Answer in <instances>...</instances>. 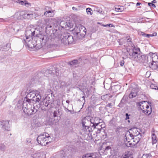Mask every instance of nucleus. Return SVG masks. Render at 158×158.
<instances>
[{
    "mask_svg": "<svg viewBox=\"0 0 158 158\" xmlns=\"http://www.w3.org/2000/svg\"><path fill=\"white\" fill-rule=\"evenodd\" d=\"M44 25L45 27V31L47 34L50 35L48 36L46 35H39L37 37V40L40 41L41 46H43L46 43L56 42V37L58 33L57 32L59 27L55 26V28H53L52 24L49 19H44Z\"/></svg>",
    "mask_w": 158,
    "mask_h": 158,
    "instance_id": "obj_1",
    "label": "nucleus"
},
{
    "mask_svg": "<svg viewBox=\"0 0 158 158\" xmlns=\"http://www.w3.org/2000/svg\"><path fill=\"white\" fill-rule=\"evenodd\" d=\"M128 135L130 136L131 138V139H133L134 138L135 136H134V135H133L132 132V131L131 132H130L129 131H127V133L126 134L125 136L126 138V137H127V136Z\"/></svg>",
    "mask_w": 158,
    "mask_h": 158,
    "instance_id": "obj_30",
    "label": "nucleus"
},
{
    "mask_svg": "<svg viewBox=\"0 0 158 158\" xmlns=\"http://www.w3.org/2000/svg\"><path fill=\"white\" fill-rule=\"evenodd\" d=\"M102 124H101V123L100 122H97V123H96V124H95L94 126H96V127L98 129V130H100L101 131V130L102 129Z\"/></svg>",
    "mask_w": 158,
    "mask_h": 158,
    "instance_id": "obj_34",
    "label": "nucleus"
},
{
    "mask_svg": "<svg viewBox=\"0 0 158 158\" xmlns=\"http://www.w3.org/2000/svg\"><path fill=\"white\" fill-rule=\"evenodd\" d=\"M126 118H125V120H128L130 119V116H131L130 114H128V113H126L125 114Z\"/></svg>",
    "mask_w": 158,
    "mask_h": 158,
    "instance_id": "obj_51",
    "label": "nucleus"
},
{
    "mask_svg": "<svg viewBox=\"0 0 158 158\" xmlns=\"http://www.w3.org/2000/svg\"><path fill=\"white\" fill-rule=\"evenodd\" d=\"M80 60H73L69 62L68 64H69L71 67H76L79 65L80 62Z\"/></svg>",
    "mask_w": 158,
    "mask_h": 158,
    "instance_id": "obj_18",
    "label": "nucleus"
},
{
    "mask_svg": "<svg viewBox=\"0 0 158 158\" xmlns=\"http://www.w3.org/2000/svg\"><path fill=\"white\" fill-rule=\"evenodd\" d=\"M41 99V96L39 94H34L32 92H30L29 94H28L27 96L25 98L23 103L25 102L27 103H28L30 105H31L32 103H34V102L36 103H39V105L40 101Z\"/></svg>",
    "mask_w": 158,
    "mask_h": 158,
    "instance_id": "obj_4",
    "label": "nucleus"
},
{
    "mask_svg": "<svg viewBox=\"0 0 158 158\" xmlns=\"http://www.w3.org/2000/svg\"><path fill=\"white\" fill-rule=\"evenodd\" d=\"M93 10H86V11L87 14L91 15L93 14Z\"/></svg>",
    "mask_w": 158,
    "mask_h": 158,
    "instance_id": "obj_55",
    "label": "nucleus"
},
{
    "mask_svg": "<svg viewBox=\"0 0 158 158\" xmlns=\"http://www.w3.org/2000/svg\"><path fill=\"white\" fill-rule=\"evenodd\" d=\"M66 84L64 81H61L60 83V88H62L63 87L65 86Z\"/></svg>",
    "mask_w": 158,
    "mask_h": 158,
    "instance_id": "obj_46",
    "label": "nucleus"
},
{
    "mask_svg": "<svg viewBox=\"0 0 158 158\" xmlns=\"http://www.w3.org/2000/svg\"><path fill=\"white\" fill-rule=\"evenodd\" d=\"M40 155L39 153H35L31 154V158H40Z\"/></svg>",
    "mask_w": 158,
    "mask_h": 158,
    "instance_id": "obj_37",
    "label": "nucleus"
},
{
    "mask_svg": "<svg viewBox=\"0 0 158 158\" xmlns=\"http://www.w3.org/2000/svg\"><path fill=\"white\" fill-rule=\"evenodd\" d=\"M148 5L152 8V9H154L156 7V6L154 3L149 2L148 3Z\"/></svg>",
    "mask_w": 158,
    "mask_h": 158,
    "instance_id": "obj_48",
    "label": "nucleus"
},
{
    "mask_svg": "<svg viewBox=\"0 0 158 158\" xmlns=\"http://www.w3.org/2000/svg\"><path fill=\"white\" fill-rule=\"evenodd\" d=\"M142 137L141 135H138V136H135L133 139V142L135 145L137 144L140 141Z\"/></svg>",
    "mask_w": 158,
    "mask_h": 158,
    "instance_id": "obj_26",
    "label": "nucleus"
},
{
    "mask_svg": "<svg viewBox=\"0 0 158 158\" xmlns=\"http://www.w3.org/2000/svg\"><path fill=\"white\" fill-rule=\"evenodd\" d=\"M124 64V61L123 60H122L120 61V65L121 66H123Z\"/></svg>",
    "mask_w": 158,
    "mask_h": 158,
    "instance_id": "obj_56",
    "label": "nucleus"
},
{
    "mask_svg": "<svg viewBox=\"0 0 158 158\" xmlns=\"http://www.w3.org/2000/svg\"><path fill=\"white\" fill-rule=\"evenodd\" d=\"M120 127H117L115 130V132L116 133H118L119 132V130L121 129V128Z\"/></svg>",
    "mask_w": 158,
    "mask_h": 158,
    "instance_id": "obj_52",
    "label": "nucleus"
},
{
    "mask_svg": "<svg viewBox=\"0 0 158 158\" xmlns=\"http://www.w3.org/2000/svg\"><path fill=\"white\" fill-rule=\"evenodd\" d=\"M131 49L132 52H140V48H139L136 47L134 46H131Z\"/></svg>",
    "mask_w": 158,
    "mask_h": 158,
    "instance_id": "obj_35",
    "label": "nucleus"
},
{
    "mask_svg": "<svg viewBox=\"0 0 158 158\" xmlns=\"http://www.w3.org/2000/svg\"><path fill=\"white\" fill-rule=\"evenodd\" d=\"M121 88V86L119 85H117L112 86L111 89L113 92H116L118 91Z\"/></svg>",
    "mask_w": 158,
    "mask_h": 158,
    "instance_id": "obj_29",
    "label": "nucleus"
},
{
    "mask_svg": "<svg viewBox=\"0 0 158 158\" xmlns=\"http://www.w3.org/2000/svg\"><path fill=\"white\" fill-rule=\"evenodd\" d=\"M150 66L151 68L154 69H155L158 68V65L157 64L156 66H154L153 62H152L151 63V64H150Z\"/></svg>",
    "mask_w": 158,
    "mask_h": 158,
    "instance_id": "obj_44",
    "label": "nucleus"
},
{
    "mask_svg": "<svg viewBox=\"0 0 158 158\" xmlns=\"http://www.w3.org/2000/svg\"><path fill=\"white\" fill-rule=\"evenodd\" d=\"M65 25L66 27L65 28V29L69 30L72 28L73 26V24L72 22L71 21L69 20L66 22Z\"/></svg>",
    "mask_w": 158,
    "mask_h": 158,
    "instance_id": "obj_23",
    "label": "nucleus"
},
{
    "mask_svg": "<svg viewBox=\"0 0 158 158\" xmlns=\"http://www.w3.org/2000/svg\"><path fill=\"white\" fill-rule=\"evenodd\" d=\"M150 87L152 89L158 90V87L156 84L152 83L151 84Z\"/></svg>",
    "mask_w": 158,
    "mask_h": 158,
    "instance_id": "obj_41",
    "label": "nucleus"
},
{
    "mask_svg": "<svg viewBox=\"0 0 158 158\" xmlns=\"http://www.w3.org/2000/svg\"><path fill=\"white\" fill-rule=\"evenodd\" d=\"M108 95L107 94H106L102 96L101 98L102 100L105 101L107 100V99H108Z\"/></svg>",
    "mask_w": 158,
    "mask_h": 158,
    "instance_id": "obj_45",
    "label": "nucleus"
},
{
    "mask_svg": "<svg viewBox=\"0 0 158 158\" xmlns=\"http://www.w3.org/2000/svg\"><path fill=\"white\" fill-rule=\"evenodd\" d=\"M10 48V44H7L6 46H0V51H6Z\"/></svg>",
    "mask_w": 158,
    "mask_h": 158,
    "instance_id": "obj_19",
    "label": "nucleus"
},
{
    "mask_svg": "<svg viewBox=\"0 0 158 158\" xmlns=\"http://www.w3.org/2000/svg\"><path fill=\"white\" fill-rule=\"evenodd\" d=\"M130 130L132 131L134 136H138V135H141L140 133L141 131L140 129L136 127L132 128L130 129Z\"/></svg>",
    "mask_w": 158,
    "mask_h": 158,
    "instance_id": "obj_17",
    "label": "nucleus"
},
{
    "mask_svg": "<svg viewBox=\"0 0 158 158\" xmlns=\"http://www.w3.org/2000/svg\"><path fill=\"white\" fill-rule=\"evenodd\" d=\"M146 35H147V34L145 33L144 32H141V34H140V35H141L144 37H146Z\"/></svg>",
    "mask_w": 158,
    "mask_h": 158,
    "instance_id": "obj_60",
    "label": "nucleus"
},
{
    "mask_svg": "<svg viewBox=\"0 0 158 158\" xmlns=\"http://www.w3.org/2000/svg\"><path fill=\"white\" fill-rule=\"evenodd\" d=\"M5 57L4 56V57H0V62H2V60H3V59H4L5 58Z\"/></svg>",
    "mask_w": 158,
    "mask_h": 158,
    "instance_id": "obj_63",
    "label": "nucleus"
},
{
    "mask_svg": "<svg viewBox=\"0 0 158 158\" xmlns=\"http://www.w3.org/2000/svg\"><path fill=\"white\" fill-rule=\"evenodd\" d=\"M141 53L140 51V52H132V53H129V55L130 56H132V58H134V60H135V57L138 56V55L140 54Z\"/></svg>",
    "mask_w": 158,
    "mask_h": 158,
    "instance_id": "obj_24",
    "label": "nucleus"
},
{
    "mask_svg": "<svg viewBox=\"0 0 158 158\" xmlns=\"http://www.w3.org/2000/svg\"><path fill=\"white\" fill-rule=\"evenodd\" d=\"M85 124H86V122L84 121L82 122V126L86 130V131L91 132V135L92 139L96 138L97 136V134L100 132V130H98V129H97L95 126L89 127V126L86 125Z\"/></svg>",
    "mask_w": 158,
    "mask_h": 158,
    "instance_id": "obj_6",
    "label": "nucleus"
},
{
    "mask_svg": "<svg viewBox=\"0 0 158 158\" xmlns=\"http://www.w3.org/2000/svg\"><path fill=\"white\" fill-rule=\"evenodd\" d=\"M51 9H51V7H50L49 6H45V10H49V9L51 10Z\"/></svg>",
    "mask_w": 158,
    "mask_h": 158,
    "instance_id": "obj_58",
    "label": "nucleus"
},
{
    "mask_svg": "<svg viewBox=\"0 0 158 158\" xmlns=\"http://www.w3.org/2000/svg\"><path fill=\"white\" fill-rule=\"evenodd\" d=\"M59 113V110H56L54 111L53 113V117L54 118L53 120V121L52 118H51L50 119V120H51V122L53 121V122L51 123V124H53L54 123H56L59 121L60 119V117L58 116V114Z\"/></svg>",
    "mask_w": 158,
    "mask_h": 158,
    "instance_id": "obj_15",
    "label": "nucleus"
},
{
    "mask_svg": "<svg viewBox=\"0 0 158 158\" xmlns=\"http://www.w3.org/2000/svg\"><path fill=\"white\" fill-rule=\"evenodd\" d=\"M54 10H47L44 13V15L46 17H52L54 15Z\"/></svg>",
    "mask_w": 158,
    "mask_h": 158,
    "instance_id": "obj_25",
    "label": "nucleus"
},
{
    "mask_svg": "<svg viewBox=\"0 0 158 158\" xmlns=\"http://www.w3.org/2000/svg\"><path fill=\"white\" fill-rule=\"evenodd\" d=\"M96 155V154H93V155L92 158H97Z\"/></svg>",
    "mask_w": 158,
    "mask_h": 158,
    "instance_id": "obj_64",
    "label": "nucleus"
},
{
    "mask_svg": "<svg viewBox=\"0 0 158 158\" xmlns=\"http://www.w3.org/2000/svg\"><path fill=\"white\" fill-rule=\"evenodd\" d=\"M126 100V98H124V97H123V98L121 99L120 103L118 105V106L119 107H122L123 106V105L124 103V102Z\"/></svg>",
    "mask_w": 158,
    "mask_h": 158,
    "instance_id": "obj_36",
    "label": "nucleus"
},
{
    "mask_svg": "<svg viewBox=\"0 0 158 158\" xmlns=\"http://www.w3.org/2000/svg\"><path fill=\"white\" fill-rule=\"evenodd\" d=\"M126 141H125V144L126 146L128 147H133L135 145V143H132L131 142L130 140H128L127 137L126 138Z\"/></svg>",
    "mask_w": 158,
    "mask_h": 158,
    "instance_id": "obj_27",
    "label": "nucleus"
},
{
    "mask_svg": "<svg viewBox=\"0 0 158 158\" xmlns=\"http://www.w3.org/2000/svg\"><path fill=\"white\" fill-rule=\"evenodd\" d=\"M66 22L62 21H61L59 24V26H60L62 28L65 29L66 27Z\"/></svg>",
    "mask_w": 158,
    "mask_h": 158,
    "instance_id": "obj_38",
    "label": "nucleus"
},
{
    "mask_svg": "<svg viewBox=\"0 0 158 158\" xmlns=\"http://www.w3.org/2000/svg\"><path fill=\"white\" fill-rule=\"evenodd\" d=\"M127 42H130L131 43H132V42L131 41V39L130 36L127 37Z\"/></svg>",
    "mask_w": 158,
    "mask_h": 158,
    "instance_id": "obj_53",
    "label": "nucleus"
},
{
    "mask_svg": "<svg viewBox=\"0 0 158 158\" xmlns=\"http://www.w3.org/2000/svg\"><path fill=\"white\" fill-rule=\"evenodd\" d=\"M149 105H147L146 104L145 108L146 109L143 110V112L145 114L149 115H150L152 111V109L151 107L152 103L151 102H147Z\"/></svg>",
    "mask_w": 158,
    "mask_h": 158,
    "instance_id": "obj_14",
    "label": "nucleus"
},
{
    "mask_svg": "<svg viewBox=\"0 0 158 158\" xmlns=\"http://www.w3.org/2000/svg\"><path fill=\"white\" fill-rule=\"evenodd\" d=\"M18 2L22 5H24L27 7H29L31 6V3H28L26 1H18Z\"/></svg>",
    "mask_w": 158,
    "mask_h": 158,
    "instance_id": "obj_28",
    "label": "nucleus"
},
{
    "mask_svg": "<svg viewBox=\"0 0 158 158\" xmlns=\"http://www.w3.org/2000/svg\"><path fill=\"white\" fill-rule=\"evenodd\" d=\"M137 57H135V60L139 63H145L149 64L150 65L151 58H148L147 55H144L141 53Z\"/></svg>",
    "mask_w": 158,
    "mask_h": 158,
    "instance_id": "obj_7",
    "label": "nucleus"
},
{
    "mask_svg": "<svg viewBox=\"0 0 158 158\" xmlns=\"http://www.w3.org/2000/svg\"><path fill=\"white\" fill-rule=\"evenodd\" d=\"M112 103H108L107 105L106 106L109 107H112Z\"/></svg>",
    "mask_w": 158,
    "mask_h": 158,
    "instance_id": "obj_61",
    "label": "nucleus"
},
{
    "mask_svg": "<svg viewBox=\"0 0 158 158\" xmlns=\"http://www.w3.org/2000/svg\"><path fill=\"white\" fill-rule=\"evenodd\" d=\"M110 153H111V155H113V156H115V155H116V152H114V151L113 152H110Z\"/></svg>",
    "mask_w": 158,
    "mask_h": 158,
    "instance_id": "obj_59",
    "label": "nucleus"
},
{
    "mask_svg": "<svg viewBox=\"0 0 158 158\" xmlns=\"http://www.w3.org/2000/svg\"><path fill=\"white\" fill-rule=\"evenodd\" d=\"M80 26V25L78 26H77L72 30V32L74 35V37L75 40L82 39L84 37L86 34V31L83 30V32L85 33V34H80V36H78V34L81 32Z\"/></svg>",
    "mask_w": 158,
    "mask_h": 158,
    "instance_id": "obj_8",
    "label": "nucleus"
},
{
    "mask_svg": "<svg viewBox=\"0 0 158 158\" xmlns=\"http://www.w3.org/2000/svg\"><path fill=\"white\" fill-rule=\"evenodd\" d=\"M138 89L137 88L133 89L129 94V97L130 98H132L135 97L138 94Z\"/></svg>",
    "mask_w": 158,
    "mask_h": 158,
    "instance_id": "obj_16",
    "label": "nucleus"
},
{
    "mask_svg": "<svg viewBox=\"0 0 158 158\" xmlns=\"http://www.w3.org/2000/svg\"><path fill=\"white\" fill-rule=\"evenodd\" d=\"M51 139L49 134L46 133H44L43 135H39L37 139V141L39 144L42 146H45L51 141L50 140Z\"/></svg>",
    "mask_w": 158,
    "mask_h": 158,
    "instance_id": "obj_5",
    "label": "nucleus"
},
{
    "mask_svg": "<svg viewBox=\"0 0 158 158\" xmlns=\"http://www.w3.org/2000/svg\"><path fill=\"white\" fill-rule=\"evenodd\" d=\"M122 158H133L132 155H130L128 154H126L124 155V156Z\"/></svg>",
    "mask_w": 158,
    "mask_h": 158,
    "instance_id": "obj_47",
    "label": "nucleus"
},
{
    "mask_svg": "<svg viewBox=\"0 0 158 158\" xmlns=\"http://www.w3.org/2000/svg\"><path fill=\"white\" fill-rule=\"evenodd\" d=\"M147 55L148 56H149L148 58H151L150 64L152 62H155V61L153 60V56H155V53H153L152 52H150L148 54V55Z\"/></svg>",
    "mask_w": 158,
    "mask_h": 158,
    "instance_id": "obj_32",
    "label": "nucleus"
},
{
    "mask_svg": "<svg viewBox=\"0 0 158 158\" xmlns=\"http://www.w3.org/2000/svg\"><path fill=\"white\" fill-rule=\"evenodd\" d=\"M93 154H87L83 155L82 158H92Z\"/></svg>",
    "mask_w": 158,
    "mask_h": 158,
    "instance_id": "obj_40",
    "label": "nucleus"
},
{
    "mask_svg": "<svg viewBox=\"0 0 158 158\" xmlns=\"http://www.w3.org/2000/svg\"><path fill=\"white\" fill-rule=\"evenodd\" d=\"M35 34V31H32L31 30L26 31V39H24L23 41V43H25L29 48H32L36 47L37 45V43L39 41H40L37 40L34 43L33 40V36H34Z\"/></svg>",
    "mask_w": 158,
    "mask_h": 158,
    "instance_id": "obj_3",
    "label": "nucleus"
},
{
    "mask_svg": "<svg viewBox=\"0 0 158 158\" xmlns=\"http://www.w3.org/2000/svg\"><path fill=\"white\" fill-rule=\"evenodd\" d=\"M73 36L70 34L68 32H64L61 34H57L56 37V42L58 40H60L61 42L64 45H67L73 43L74 39Z\"/></svg>",
    "mask_w": 158,
    "mask_h": 158,
    "instance_id": "obj_2",
    "label": "nucleus"
},
{
    "mask_svg": "<svg viewBox=\"0 0 158 158\" xmlns=\"http://www.w3.org/2000/svg\"><path fill=\"white\" fill-rule=\"evenodd\" d=\"M152 156L150 154H143L142 157V158H151Z\"/></svg>",
    "mask_w": 158,
    "mask_h": 158,
    "instance_id": "obj_42",
    "label": "nucleus"
},
{
    "mask_svg": "<svg viewBox=\"0 0 158 158\" xmlns=\"http://www.w3.org/2000/svg\"><path fill=\"white\" fill-rule=\"evenodd\" d=\"M9 122V121L8 120H2L0 122V124L3 130L7 131L10 130Z\"/></svg>",
    "mask_w": 158,
    "mask_h": 158,
    "instance_id": "obj_12",
    "label": "nucleus"
},
{
    "mask_svg": "<svg viewBox=\"0 0 158 158\" xmlns=\"http://www.w3.org/2000/svg\"><path fill=\"white\" fill-rule=\"evenodd\" d=\"M44 21L42 19H40L37 22V25L39 27H41V28L42 27L44 28V27H45L44 25Z\"/></svg>",
    "mask_w": 158,
    "mask_h": 158,
    "instance_id": "obj_31",
    "label": "nucleus"
},
{
    "mask_svg": "<svg viewBox=\"0 0 158 158\" xmlns=\"http://www.w3.org/2000/svg\"><path fill=\"white\" fill-rule=\"evenodd\" d=\"M8 21L7 18H6L4 19L2 18H0V22H6Z\"/></svg>",
    "mask_w": 158,
    "mask_h": 158,
    "instance_id": "obj_54",
    "label": "nucleus"
},
{
    "mask_svg": "<svg viewBox=\"0 0 158 158\" xmlns=\"http://www.w3.org/2000/svg\"><path fill=\"white\" fill-rule=\"evenodd\" d=\"M22 109L24 113L28 116L34 114L38 110V109L35 108L34 105L33 109L28 108L27 104L25 102L23 104Z\"/></svg>",
    "mask_w": 158,
    "mask_h": 158,
    "instance_id": "obj_10",
    "label": "nucleus"
},
{
    "mask_svg": "<svg viewBox=\"0 0 158 158\" xmlns=\"http://www.w3.org/2000/svg\"><path fill=\"white\" fill-rule=\"evenodd\" d=\"M17 15L19 14L17 19L19 20H22L23 19H30L33 17V14L30 12L25 13L24 11L22 10L17 12Z\"/></svg>",
    "mask_w": 158,
    "mask_h": 158,
    "instance_id": "obj_11",
    "label": "nucleus"
},
{
    "mask_svg": "<svg viewBox=\"0 0 158 158\" xmlns=\"http://www.w3.org/2000/svg\"><path fill=\"white\" fill-rule=\"evenodd\" d=\"M146 102H147L143 101L138 102L137 103L138 106H139L140 109L142 111H143V110H144V109L145 108V106H146Z\"/></svg>",
    "mask_w": 158,
    "mask_h": 158,
    "instance_id": "obj_20",
    "label": "nucleus"
},
{
    "mask_svg": "<svg viewBox=\"0 0 158 158\" xmlns=\"http://www.w3.org/2000/svg\"><path fill=\"white\" fill-rule=\"evenodd\" d=\"M89 5L85 6L84 5H81L78 6V8H77V9L79 10H83L85 9V10H92V9H94L93 8L87 7V6H88Z\"/></svg>",
    "mask_w": 158,
    "mask_h": 158,
    "instance_id": "obj_22",
    "label": "nucleus"
},
{
    "mask_svg": "<svg viewBox=\"0 0 158 158\" xmlns=\"http://www.w3.org/2000/svg\"><path fill=\"white\" fill-rule=\"evenodd\" d=\"M98 119V118H91L90 119V123L89 126V127H94L95 124L97 123V120Z\"/></svg>",
    "mask_w": 158,
    "mask_h": 158,
    "instance_id": "obj_21",
    "label": "nucleus"
},
{
    "mask_svg": "<svg viewBox=\"0 0 158 158\" xmlns=\"http://www.w3.org/2000/svg\"><path fill=\"white\" fill-rule=\"evenodd\" d=\"M104 135H103L102 136H103L104 138H106L107 137V133L106 132H104Z\"/></svg>",
    "mask_w": 158,
    "mask_h": 158,
    "instance_id": "obj_57",
    "label": "nucleus"
},
{
    "mask_svg": "<svg viewBox=\"0 0 158 158\" xmlns=\"http://www.w3.org/2000/svg\"><path fill=\"white\" fill-rule=\"evenodd\" d=\"M111 148L110 146H108L106 147L105 149L104 152H107V151L110 150Z\"/></svg>",
    "mask_w": 158,
    "mask_h": 158,
    "instance_id": "obj_49",
    "label": "nucleus"
},
{
    "mask_svg": "<svg viewBox=\"0 0 158 158\" xmlns=\"http://www.w3.org/2000/svg\"><path fill=\"white\" fill-rule=\"evenodd\" d=\"M114 7L115 10L117 9L118 10L124 9V7L123 6L116 5Z\"/></svg>",
    "mask_w": 158,
    "mask_h": 158,
    "instance_id": "obj_43",
    "label": "nucleus"
},
{
    "mask_svg": "<svg viewBox=\"0 0 158 158\" xmlns=\"http://www.w3.org/2000/svg\"><path fill=\"white\" fill-rule=\"evenodd\" d=\"M6 149V146L3 143H0V150L4 151Z\"/></svg>",
    "mask_w": 158,
    "mask_h": 158,
    "instance_id": "obj_39",
    "label": "nucleus"
},
{
    "mask_svg": "<svg viewBox=\"0 0 158 158\" xmlns=\"http://www.w3.org/2000/svg\"><path fill=\"white\" fill-rule=\"evenodd\" d=\"M152 143L153 144L156 143L157 140L156 139V135L154 133H153L152 135Z\"/></svg>",
    "mask_w": 158,
    "mask_h": 158,
    "instance_id": "obj_33",
    "label": "nucleus"
},
{
    "mask_svg": "<svg viewBox=\"0 0 158 158\" xmlns=\"http://www.w3.org/2000/svg\"><path fill=\"white\" fill-rule=\"evenodd\" d=\"M104 27H114V26L112 24H108L105 25L104 26Z\"/></svg>",
    "mask_w": 158,
    "mask_h": 158,
    "instance_id": "obj_50",
    "label": "nucleus"
},
{
    "mask_svg": "<svg viewBox=\"0 0 158 158\" xmlns=\"http://www.w3.org/2000/svg\"><path fill=\"white\" fill-rule=\"evenodd\" d=\"M152 36H153V35H152L151 34H147L146 37L148 38H149L150 37Z\"/></svg>",
    "mask_w": 158,
    "mask_h": 158,
    "instance_id": "obj_62",
    "label": "nucleus"
},
{
    "mask_svg": "<svg viewBox=\"0 0 158 158\" xmlns=\"http://www.w3.org/2000/svg\"><path fill=\"white\" fill-rule=\"evenodd\" d=\"M59 70L56 67H52L50 69H47L46 71V73H48L51 75H54L55 74L57 76H59Z\"/></svg>",
    "mask_w": 158,
    "mask_h": 158,
    "instance_id": "obj_13",
    "label": "nucleus"
},
{
    "mask_svg": "<svg viewBox=\"0 0 158 158\" xmlns=\"http://www.w3.org/2000/svg\"><path fill=\"white\" fill-rule=\"evenodd\" d=\"M55 104L53 101L51 100H47V98L44 101L43 105L41 106V109L44 111H48L54 107Z\"/></svg>",
    "mask_w": 158,
    "mask_h": 158,
    "instance_id": "obj_9",
    "label": "nucleus"
}]
</instances>
